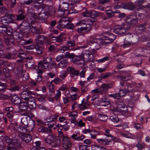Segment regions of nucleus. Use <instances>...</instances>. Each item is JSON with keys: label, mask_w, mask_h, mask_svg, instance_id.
<instances>
[{"label": "nucleus", "mask_w": 150, "mask_h": 150, "mask_svg": "<svg viewBox=\"0 0 150 150\" xmlns=\"http://www.w3.org/2000/svg\"><path fill=\"white\" fill-rule=\"evenodd\" d=\"M61 93L60 90H57L56 93L54 97V100L56 101L59 100L61 97Z\"/></svg>", "instance_id": "79ce46f5"}, {"label": "nucleus", "mask_w": 150, "mask_h": 150, "mask_svg": "<svg viewBox=\"0 0 150 150\" xmlns=\"http://www.w3.org/2000/svg\"><path fill=\"white\" fill-rule=\"evenodd\" d=\"M5 139L6 142L9 145L18 146L19 145L18 141L16 139L12 140L8 137L6 136L5 137Z\"/></svg>", "instance_id": "ddd939ff"}, {"label": "nucleus", "mask_w": 150, "mask_h": 150, "mask_svg": "<svg viewBox=\"0 0 150 150\" xmlns=\"http://www.w3.org/2000/svg\"><path fill=\"white\" fill-rule=\"evenodd\" d=\"M111 75L110 73L107 72L101 76V78L103 79H106L108 77L110 76Z\"/></svg>", "instance_id": "0e129e2a"}, {"label": "nucleus", "mask_w": 150, "mask_h": 150, "mask_svg": "<svg viewBox=\"0 0 150 150\" xmlns=\"http://www.w3.org/2000/svg\"><path fill=\"white\" fill-rule=\"evenodd\" d=\"M121 7L124 9H128L129 10H133L135 8V6L134 4L131 2L128 4L123 3L121 4Z\"/></svg>", "instance_id": "6ab92c4d"}, {"label": "nucleus", "mask_w": 150, "mask_h": 150, "mask_svg": "<svg viewBox=\"0 0 150 150\" xmlns=\"http://www.w3.org/2000/svg\"><path fill=\"white\" fill-rule=\"evenodd\" d=\"M21 77L23 81H25L26 80L29 78L28 74L27 72L24 73L23 75H22Z\"/></svg>", "instance_id": "bf43d9fd"}, {"label": "nucleus", "mask_w": 150, "mask_h": 150, "mask_svg": "<svg viewBox=\"0 0 150 150\" xmlns=\"http://www.w3.org/2000/svg\"><path fill=\"white\" fill-rule=\"evenodd\" d=\"M67 72L66 70H62L60 73L59 77L62 79H64L67 76Z\"/></svg>", "instance_id": "de8ad7c7"}, {"label": "nucleus", "mask_w": 150, "mask_h": 150, "mask_svg": "<svg viewBox=\"0 0 150 150\" xmlns=\"http://www.w3.org/2000/svg\"><path fill=\"white\" fill-rule=\"evenodd\" d=\"M76 24L77 25L83 26H86V25H87L85 21H79L76 23Z\"/></svg>", "instance_id": "680f3d73"}, {"label": "nucleus", "mask_w": 150, "mask_h": 150, "mask_svg": "<svg viewBox=\"0 0 150 150\" xmlns=\"http://www.w3.org/2000/svg\"><path fill=\"white\" fill-rule=\"evenodd\" d=\"M126 22L129 24H135L137 22V19L134 18L132 15H129L126 18Z\"/></svg>", "instance_id": "aec40b11"}, {"label": "nucleus", "mask_w": 150, "mask_h": 150, "mask_svg": "<svg viewBox=\"0 0 150 150\" xmlns=\"http://www.w3.org/2000/svg\"><path fill=\"white\" fill-rule=\"evenodd\" d=\"M79 150H87L88 146L85 145H81L79 146Z\"/></svg>", "instance_id": "338daca9"}, {"label": "nucleus", "mask_w": 150, "mask_h": 150, "mask_svg": "<svg viewBox=\"0 0 150 150\" xmlns=\"http://www.w3.org/2000/svg\"><path fill=\"white\" fill-rule=\"evenodd\" d=\"M68 69L70 71L71 75L72 77L78 76L79 75V71L75 70L73 68L69 67Z\"/></svg>", "instance_id": "c85d7f7f"}, {"label": "nucleus", "mask_w": 150, "mask_h": 150, "mask_svg": "<svg viewBox=\"0 0 150 150\" xmlns=\"http://www.w3.org/2000/svg\"><path fill=\"white\" fill-rule=\"evenodd\" d=\"M62 6H59V10L58 11V14L59 16H62L64 14V11L68 10V6L67 5L66 7H64V6H63L62 8H61Z\"/></svg>", "instance_id": "bb28decb"}, {"label": "nucleus", "mask_w": 150, "mask_h": 150, "mask_svg": "<svg viewBox=\"0 0 150 150\" xmlns=\"http://www.w3.org/2000/svg\"><path fill=\"white\" fill-rule=\"evenodd\" d=\"M25 16L20 14L17 16L16 20H22L24 19Z\"/></svg>", "instance_id": "774afa93"}, {"label": "nucleus", "mask_w": 150, "mask_h": 150, "mask_svg": "<svg viewBox=\"0 0 150 150\" xmlns=\"http://www.w3.org/2000/svg\"><path fill=\"white\" fill-rule=\"evenodd\" d=\"M103 40L104 41L106 44L108 43H110L113 42L116 39V36L112 34H110L109 37L107 36H104L102 37Z\"/></svg>", "instance_id": "dca6fc26"}, {"label": "nucleus", "mask_w": 150, "mask_h": 150, "mask_svg": "<svg viewBox=\"0 0 150 150\" xmlns=\"http://www.w3.org/2000/svg\"><path fill=\"white\" fill-rule=\"evenodd\" d=\"M91 150H106V149L104 147L95 145L92 147Z\"/></svg>", "instance_id": "ea45409f"}, {"label": "nucleus", "mask_w": 150, "mask_h": 150, "mask_svg": "<svg viewBox=\"0 0 150 150\" xmlns=\"http://www.w3.org/2000/svg\"><path fill=\"white\" fill-rule=\"evenodd\" d=\"M110 100L105 98H101V105L102 106L106 107L110 104Z\"/></svg>", "instance_id": "c756f323"}, {"label": "nucleus", "mask_w": 150, "mask_h": 150, "mask_svg": "<svg viewBox=\"0 0 150 150\" xmlns=\"http://www.w3.org/2000/svg\"><path fill=\"white\" fill-rule=\"evenodd\" d=\"M108 96L110 97L113 98L114 99H119L120 98V95L118 93L109 94Z\"/></svg>", "instance_id": "864d4df0"}, {"label": "nucleus", "mask_w": 150, "mask_h": 150, "mask_svg": "<svg viewBox=\"0 0 150 150\" xmlns=\"http://www.w3.org/2000/svg\"><path fill=\"white\" fill-rule=\"evenodd\" d=\"M29 59L27 61L26 65L28 67H30L34 65V62L32 59V57H29Z\"/></svg>", "instance_id": "58836bf2"}, {"label": "nucleus", "mask_w": 150, "mask_h": 150, "mask_svg": "<svg viewBox=\"0 0 150 150\" xmlns=\"http://www.w3.org/2000/svg\"><path fill=\"white\" fill-rule=\"evenodd\" d=\"M62 143L64 148H68L71 146L70 138L67 136H65L62 138Z\"/></svg>", "instance_id": "9b49d317"}, {"label": "nucleus", "mask_w": 150, "mask_h": 150, "mask_svg": "<svg viewBox=\"0 0 150 150\" xmlns=\"http://www.w3.org/2000/svg\"><path fill=\"white\" fill-rule=\"evenodd\" d=\"M128 92V90L125 89H123L121 90L120 91L119 94L120 95V97L121 96H124Z\"/></svg>", "instance_id": "3c124183"}, {"label": "nucleus", "mask_w": 150, "mask_h": 150, "mask_svg": "<svg viewBox=\"0 0 150 150\" xmlns=\"http://www.w3.org/2000/svg\"><path fill=\"white\" fill-rule=\"evenodd\" d=\"M47 95H40L38 96V100L42 103H43L45 101V99L46 98Z\"/></svg>", "instance_id": "a19ab883"}, {"label": "nucleus", "mask_w": 150, "mask_h": 150, "mask_svg": "<svg viewBox=\"0 0 150 150\" xmlns=\"http://www.w3.org/2000/svg\"><path fill=\"white\" fill-rule=\"evenodd\" d=\"M109 60V58L108 57H105L103 58L96 60V62L99 63H103L106 61H108Z\"/></svg>", "instance_id": "09e8293b"}, {"label": "nucleus", "mask_w": 150, "mask_h": 150, "mask_svg": "<svg viewBox=\"0 0 150 150\" xmlns=\"http://www.w3.org/2000/svg\"><path fill=\"white\" fill-rule=\"evenodd\" d=\"M42 0H35L34 3H36L37 4L34 5V6L37 7L38 6L39 8H40L42 4Z\"/></svg>", "instance_id": "6e6d98bb"}, {"label": "nucleus", "mask_w": 150, "mask_h": 150, "mask_svg": "<svg viewBox=\"0 0 150 150\" xmlns=\"http://www.w3.org/2000/svg\"><path fill=\"white\" fill-rule=\"evenodd\" d=\"M23 22L20 24L18 27V31L21 33L22 34H24L27 35L30 33V31L29 28L26 26L23 25Z\"/></svg>", "instance_id": "f3484780"}, {"label": "nucleus", "mask_w": 150, "mask_h": 150, "mask_svg": "<svg viewBox=\"0 0 150 150\" xmlns=\"http://www.w3.org/2000/svg\"><path fill=\"white\" fill-rule=\"evenodd\" d=\"M73 19L72 17H63L60 20L59 26L62 28H64L71 22Z\"/></svg>", "instance_id": "6e6552de"}, {"label": "nucleus", "mask_w": 150, "mask_h": 150, "mask_svg": "<svg viewBox=\"0 0 150 150\" xmlns=\"http://www.w3.org/2000/svg\"><path fill=\"white\" fill-rule=\"evenodd\" d=\"M109 119L114 122H117L119 121V119L116 115H113L110 117Z\"/></svg>", "instance_id": "a18cd8bd"}, {"label": "nucleus", "mask_w": 150, "mask_h": 150, "mask_svg": "<svg viewBox=\"0 0 150 150\" xmlns=\"http://www.w3.org/2000/svg\"><path fill=\"white\" fill-rule=\"evenodd\" d=\"M92 104L95 106H99L101 105V101L99 100H97L95 101H93Z\"/></svg>", "instance_id": "e2e57ef3"}, {"label": "nucleus", "mask_w": 150, "mask_h": 150, "mask_svg": "<svg viewBox=\"0 0 150 150\" xmlns=\"http://www.w3.org/2000/svg\"><path fill=\"white\" fill-rule=\"evenodd\" d=\"M110 88V87L108 84L103 83L101 85L100 89H101V91H104L105 93L107 92Z\"/></svg>", "instance_id": "e433bc0d"}, {"label": "nucleus", "mask_w": 150, "mask_h": 150, "mask_svg": "<svg viewBox=\"0 0 150 150\" xmlns=\"http://www.w3.org/2000/svg\"><path fill=\"white\" fill-rule=\"evenodd\" d=\"M51 38H54V40L56 42H61L62 41V38L59 36L58 37H55L54 36H52Z\"/></svg>", "instance_id": "052dcab7"}, {"label": "nucleus", "mask_w": 150, "mask_h": 150, "mask_svg": "<svg viewBox=\"0 0 150 150\" xmlns=\"http://www.w3.org/2000/svg\"><path fill=\"white\" fill-rule=\"evenodd\" d=\"M106 45L104 42V41L103 40L102 38H100L96 39L93 37H90L89 39V42L86 45L82 46L81 47L82 48H86L89 45L93 47V48L96 50H99L100 47L101 45Z\"/></svg>", "instance_id": "7ed1b4c3"}, {"label": "nucleus", "mask_w": 150, "mask_h": 150, "mask_svg": "<svg viewBox=\"0 0 150 150\" xmlns=\"http://www.w3.org/2000/svg\"><path fill=\"white\" fill-rule=\"evenodd\" d=\"M66 28L67 29L73 30L75 28V26L73 23H71L68 25L67 24L66 26Z\"/></svg>", "instance_id": "69168bd1"}, {"label": "nucleus", "mask_w": 150, "mask_h": 150, "mask_svg": "<svg viewBox=\"0 0 150 150\" xmlns=\"http://www.w3.org/2000/svg\"><path fill=\"white\" fill-rule=\"evenodd\" d=\"M27 131L24 132H21L19 133L18 135L22 140L26 143H28L31 141L32 139V137L29 134H25V133Z\"/></svg>", "instance_id": "0eeeda50"}, {"label": "nucleus", "mask_w": 150, "mask_h": 150, "mask_svg": "<svg viewBox=\"0 0 150 150\" xmlns=\"http://www.w3.org/2000/svg\"><path fill=\"white\" fill-rule=\"evenodd\" d=\"M19 108L22 110H26L28 107L27 103L26 102H21L19 104Z\"/></svg>", "instance_id": "2f4dec72"}, {"label": "nucleus", "mask_w": 150, "mask_h": 150, "mask_svg": "<svg viewBox=\"0 0 150 150\" xmlns=\"http://www.w3.org/2000/svg\"><path fill=\"white\" fill-rule=\"evenodd\" d=\"M91 16L96 17L100 15V13L94 10L91 11Z\"/></svg>", "instance_id": "603ef678"}, {"label": "nucleus", "mask_w": 150, "mask_h": 150, "mask_svg": "<svg viewBox=\"0 0 150 150\" xmlns=\"http://www.w3.org/2000/svg\"><path fill=\"white\" fill-rule=\"evenodd\" d=\"M4 47L2 41L0 39V57L6 59H10L11 57V54L7 53L4 54L3 51Z\"/></svg>", "instance_id": "9d476101"}, {"label": "nucleus", "mask_w": 150, "mask_h": 150, "mask_svg": "<svg viewBox=\"0 0 150 150\" xmlns=\"http://www.w3.org/2000/svg\"><path fill=\"white\" fill-rule=\"evenodd\" d=\"M69 47L68 46H63L60 49V51L62 53H64L65 51L68 50Z\"/></svg>", "instance_id": "5fc2aeb1"}, {"label": "nucleus", "mask_w": 150, "mask_h": 150, "mask_svg": "<svg viewBox=\"0 0 150 150\" xmlns=\"http://www.w3.org/2000/svg\"><path fill=\"white\" fill-rule=\"evenodd\" d=\"M26 55L25 52L22 50H20L18 53V56L21 59H23L25 58V56Z\"/></svg>", "instance_id": "37998d69"}, {"label": "nucleus", "mask_w": 150, "mask_h": 150, "mask_svg": "<svg viewBox=\"0 0 150 150\" xmlns=\"http://www.w3.org/2000/svg\"><path fill=\"white\" fill-rule=\"evenodd\" d=\"M29 28L30 30H31L32 33L33 34L38 33L39 32V30L38 29L32 25H30L29 26Z\"/></svg>", "instance_id": "49530a36"}, {"label": "nucleus", "mask_w": 150, "mask_h": 150, "mask_svg": "<svg viewBox=\"0 0 150 150\" xmlns=\"http://www.w3.org/2000/svg\"><path fill=\"white\" fill-rule=\"evenodd\" d=\"M27 103L28 106L30 109H34L36 107L35 99L33 97L29 98V99L27 100Z\"/></svg>", "instance_id": "a211bd4d"}, {"label": "nucleus", "mask_w": 150, "mask_h": 150, "mask_svg": "<svg viewBox=\"0 0 150 150\" xmlns=\"http://www.w3.org/2000/svg\"><path fill=\"white\" fill-rule=\"evenodd\" d=\"M15 19V18L13 15L6 14L4 17L3 19H1V21L2 22L4 23H13Z\"/></svg>", "instance_id": "f8f14e48"}, {"label": "nucleus", "mask_w": 150, "mask_h": 150, "mask_svg": "<svg viewBox=\"0 0 150 150\" xmlns=\"http://www.w3.org/2000/svg\"><path fill=\"white\" fill-rule=\"evenodd\" d=\"M105 13L108 16V18H111L114 16V12L110 10H106Z\"/></svg>", "instance_id": "c03bdc74"}, {"label": "nucleus", "mask_w": 150, "mask_h": 150, "mask_svg": "<svg viewBox=\"0 0 150 150\" xmlns=\"http://www.w3.org/2000/svg\"><path fill=\"white\" fill-rule=\"evenodd\" d=\"M82 56L75 55L73 57L74 63L78 65H81L85 62H92L93 60V55L89 51H86L82 54Z\"/></svg>", "instance_id": "f03ea898"}, {"label": "nucleus", "mask_w": 150, "mask_h": 150, "mask_svg": "<svg viewBox=\"0 0 150 150\" xmlns=\"http://www.w3.org/2000/svg\"><path fill=\"white\" fill-rule=\"evenodd\" d=\"M123 29L125 31V32L127 31L130 28V24H125L121 25Z\"/></svg>", "instance_id": "8fccbe9b"}, {"label": "nucleus", "mask_w": 150, "mask_h": 150, "mask_svg": "<svg viewBox=\"0 0 150 150\" xmlns=\"http://www.w3.org/2000/svg\"><path fill=\"white\" fill-rule=\"evenodd\" d=\"M131 44V42L129 41L126 40L125 38L124 39L123 46L125 48L127 47V46H129Z\"/></svg>", "instance_id": "13d9d810"}, {"label": "nucleus", "mask_w": 150, "mask_h": 150, "mask_svg": "<svg viewBox=\"0 0 150 150\" xmlns=\"http://www.w3.org/2000/svg\"><path fill=\"white\" fill-rule=\"evenodd\" d=\"M113 32L116 34L120 35L125 33V31L123 29L121 25H116L114 27Z\"/></svg>", "instance_id": "b1692460"}, {"label": "nucleus", "mask_w": 150, "mask_h": 150, "mask_svg": "<svg viewBox=\"0 0 150 150\" xmlns=\"http://www.w3.org/2000/svg\"><path fill=\"white\" fill-rule=\"evenodd\" d=\"M58 116L57 115H53L49 116L47 118V122H55L57 120Z\"/></svg>", "instance_id": "473e14b6"}, {"label": "nucleus", "mask_w": 150, "mask_h": 150, "mask_svg": "<svg viewBox=\"0 0 150 150\" xmlns=\"http://www.w3.org/2000/svg\"><path fill=\"white\" fill-rule=\"evenodd\" d=\"M71 137L73 139L79 141H82L84 138V136L83 135H81L79 137L78 136L77 134H73L71 135Z\"/></svg>", "instance_id": "72a5a7b5"}, {"label": "nucleus", "mask_w": 150, "mask_h": 150, "mask_svg": "<svg viewBox=\"0 0 150 150\" xmlns=\"http://www.w3.org/2000/svg\"><path fill=\"white\" fill-rule=\"evenodd\" d=\"M53 13L50 12H44L42 10L41 13L38 15V16H37V18L41 20L45 19L47 18V16L48 15H52Z\"/></svg>", "instance_id": "412c9836"}, {"label": "nucleus", "mask_w": 150, "mask_h": 150, "mask_svg": "<svg viewBox=\"0 0 150 150\" xmlns=\"http://www.w3.org/2000/svg\"><path fill=\"white\" fill-rule=\"evenodd\" d=\"M45 142L47 143L50 144L54 148L58 147L60 142L57 139L54 134L49 135L44 139Z\"/></svg>", "instance_id": "20e7f679"}, {"label": "nucleus", "mask_w": 150, "mask_h": 150, "mask_svg": "<svg viewBox=\"0 0 150 150\" xmlns=\"http://www.w3.org/2000/svg\"><path fill=\"white\" fill-rule=\"evenodd\" d=\"M12 102L14 104H19L21 102L20 99L16 95H13L12 97Z\"/></svg>", "instance_id": "c9c22d12"}, {"label": "nucleus", "mask_w": 150, "mask_h": 150, "mask_svg": "<svg viewBox=\"0 0 150 150\" xmlns=\"http://www.w3.org/2000/svg\"><path fill=\"white\" fill-rule=\"evenodd\" d=\"M117 103V109H114L115 110L122 114L125 113L127 112V109H124V108L126 107V106L123 103Z\"/></svg>", "instance_id": "4468645a"}, {"label": "nucleus", "mask_w": 150, "mask_h": 150, "mask_svg": "<svg viewBox=\"0 0 150 150\" xmlns=\"http://www.w3.org/2000/svg\"><path fill=\"white\" fill-rule=\"evenodd\" d=\"M28 117L25 116L23 117L21 120V126L24 127L25 129H27V130L29 129H31L30 131H32L34 127V126L31 128H30V126H28V120H27Z\"/></svg>", "instance_id": "2eb2a0df"}, {"label": "nucleus", "mask_w": 150, "mask_h": 150, "mask_svg": "<svg viewBox=\"0 0 150 150\" xmlns=\"http://www.w3.org/2000/svg\"><path fill=\"white\" fill-rule=\"evenodd\" d=\"M34 47L36 50L37 53L38 54L41 55L42 54L44 50V47L42 45L37 44L35 46L33 45H31L26 47V48L27 49H33Z\"/></svg>", "instance_id": "423d86ee"}, {"label": "nucleus", "mask_w": 150, "mask_h": 150, "mask_svg": "<svg viewBox=\"0 0 150 150\" xmlns=\"http://www.w3.org/2000/svg\"><path fill=\"white\" fill-rule=\"evenodd\" d=\"M43 62H40L38 63V65L35 66L33 69L38 74V76L36 80L37 83H39L42 80L41 76L43 72V69L47 68L51 69L54 67L55 68L56 65L55 62L52 61L50 57H44Z\"/></svg>", "instance_id": "f257e3e1"}, {"label": "nucleus", "mask_w": 150, "mask_h": 150, "mask_svg": "<svg viewBox=\"0 0 150 150\" xmlns=\"http://www.w3.org/2000/svg\"><path fill=\"white\" fill-rule=\"evenodd\" d=\"M38 132L50 134L52 132L51 129H47L43 127H40L38 128Z\"/></svg>", "instance_id": "cd10ccee"}, {"label": "nucleus", "mask_w": 150, "mask_h": 150, "mask_svg": "<svg viewBox=\"0 0 150 150\" xmlns=\"http://www.w3.org/2000/svg\"><path fill=\"white\" fill-rule=\"evenodd\" d=\"M67 65V60L65 58H63L61 62L58 64L59 68H63Z\"/></svg>", "instance_id": "7c9ffc66"}, {"label": "nucleus", "mask_w": 150, "mask_h": 150, "mask_svg": "<svg viewBox=\"0 0 150 150\" xmlns=\"http://www.w3.org/2000/svg\"><path fill=\"white\" fill-rule=\"evenodd\" d=\"M5 33H6L8 36L11 35L13 33L12 29L11 28H7V30Z\"/></svg>", "instance_id": "4d7b16f0"}, {"label": "nucleus", "mask_w": 150, "mask_h": 150, "mask_svg": "<svg viewBox=\"0 0 150 150\" xmlns=\"http://www.w3.org/2000/svg\"><path fill=\"white\" fill-rule=\"evenodd\" d=\"M98 119L101 121H105L108 119V117L105 115L98 114Z\"/></svg>", "instance_id": "4c0bfd02"}, {"label": "nucleus", "mask_w": 150, "mask_h": 150, "mask_svg": "<svg viewBox=\"0 0 150 150\" xmlns=\"http://www.w3.org/2000/svg\"><path fill=\"white\" fill-rule=\"evenodd\" d=\"M96 140L98 142L103 145H110L112 142L110 139H108L106 138L103 139H96Z\"/></svg>", "instance_id": "5701e85b"}, {"label": "nucleus", "mask_w": 150, "mask_h": 150, "mask_svg": "<svg viewBox=\"0 0 150 150\" xmlns=\"http://www.w3.org/2000/svg\"><path fill=\"white\" fill-rule=\"evenodd\" d=\"M24 89L23 91L21 94V98L27 101L29 98L31 97H29L28 93V92L27 89Z\"/></svg>", "instance_id": "a878e982"}, {"label": "nucleus", "mask_w": 150, "mask_h": 150, "mask_svg": "<svg viewBox=\"0 0 150 150\" xmlns=\"http://www.w3.org/2000/svg\"><path fill=\"white\" fill-rule=\"evenodd\" d=\"M88 22L90 23H89L87 25H86V26H83L78 28L77 29V31L79 33H81L84 32L86 31H87L90 30L91 28V25L93 24L94 21L90 19H89Z\"/></svg>", "instance_id": "1a4fd4ad"}, {"label": "nucleus", "mask_w": 150, "mask_h": 150, "mask_svg": "<svg viewBox=\"0 0 150 150\" xmlns=\"http://www.w3.org/2000/svg\"><path fill=\"white\" fill-rule=\"evenodd\" d=\"M10 129L12 132L17 133L18 135L19 133L21 132H24L27 130V129L24 127L17 125L16 124H11Z\"/></svg>", "instance_id": "39448f33"}, {"label": "nucleus", "mask_w": 150, "mask_h": 150, "mask_svg": "<svg viewBox=\"0 0 150 150\" xmlns=\"http://www.w3.org/2000/svg\"><path fill=\"white\" fill-rule=\"evenodd\" d=\"M84 99H83L81 101V104H79L78 108L81 110H84L88 108V107L84 103Z\"/></svg>", "instance_id": "f704fd0d"}, {"label": "nucleus", "mask_w": 150, "mask_h": 150, "mask_svg": "<svg viewBox=\"0 0 150 150\" xmlns=\"http://www.w3.org/2000/svg\"><path fill=\"white\" fill-rule=\"evenodd\" d=\"M37 44L42 45L47 40V38L43 35H40L37 36L36 39Z\"/></svg>", "instance_id": "4be33fe9"}, {"label": "nucleus", "mask_w": 150, "mask_h": 150, "mask_svg": "<svg viewBox=\"0 0 150 150\" xmlns=\"http://www.w3.org/2000/svg\"><path fill=\"white\" fill-rule=\"evenodd\" d=\"M18 28L16 31L13 33V37L14 39L19 40L23 38V35L21 33H19Z\"/></svg>", "instance_id": "393cba45"}]
</instances>
